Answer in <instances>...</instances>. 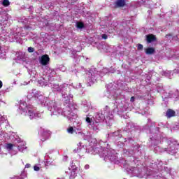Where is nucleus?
Listing matches in <instances>:
<instances>
[{"mask_svg": "<svg viewBox=\"0 0 179 179\" xmlns=\"http://www.w3.org/2000/svg\"><path fill=\"white\" fill-rule=\"evenodd\" d=\"M124 156H128L129 157H131L132 156V153L131 152L128 151V150H123Z\"/></svg>", "mask_w": 179, "mask_h": 179, "instance_id": "30", "label": "nucleus"}, {"mask_svg": "<svg viewBox=\"0 0 179 179\" xmlns=\"http://www.w3.org/2000/svg\"><path fill=\"white\" fill-rule=\"evenodd\" d=\"M178 128H179V125H178Z\"/></svg>", "mask_w": 179, "mask_h": 179, "instance_id": "56", "label": "nucleus"}, {"mask_svg": "<svg viewBox=\"0 0 179 179\" xmlns=\"http://www.w3.org/2000/svg\"><path fill=\"white\" fill-rule=\"evenodd\" d=\"M43 75L45 76V79L48 80V82H53L54 77L57 75V71L49 66H46Z\"/></svg>", "mask_w": 179, "mask_h": 179, "instance_id": "10", "label": "nucleus"}, {"mask_svg": "<svg viewBox=\"0 0 179 179\" xmlns=\"http://www.w3.org/2000/svg\"><path fill=\"white\" fill-rule=\"evenodd\" d=\"M71 72H74V73H76V72H78V71H76V70H71Z\"/></svg>", "mask_w": 179, "mask_h": 179, "instance_id": "48", "label": "nucleus"}, {"mask_svg": "<svg viewBox=\"0 0 179 179\" xmlns=\"http://www.w3.org/2000/svg\"><path fill=\"white\" fill-rule=\"evenodd\" d=\"M66 101L68 105L64 108H61L58 103L54 101H50L47 103V108L50 111L51 115H62L69 120V121H73L78 118V113H76V108L71 103Z\"/></svg>", "mask_w": 179, "mask_h": 179, "instance_id": "4", "label": "nucleus"}, {"mask_svg": "<svg viewBox=\"0 0 179 179\" xmlns=\"http://www.w3.org/2000/svg\"><path fill=\"white\" fill-rule=\"evenodd\" d=\"M148 124H150V120L148 119Z\"/></svg>", "mask_w": 179, "mask_h": 179, "instance_id": "50", "label": "nucleus"}, {"mask_svg": "<svg viewBox=\"0 0 179 179\" xmlns=\"http://www.w3.org/2000/svg\"><path fill=\"white\" fill-rule=\"evenodd\" d=\"M74 87V89H79L82 87V85L79 83L78 85H71L68 84H63L59 85L57 84L49 83V87H51L53 92H61L62 98L64 101L69 103L72 100L73 95L71 94V87Z\"/></svg>", "mask_w": 179, "mask_h": 179, "instance_id": "6", "label": "nucleus"}, {"mask_svg": "<svg viewBox=\"0 0 179 179\" xmlns=\"http://www.w3.org/2000/svg\"><path fill=\"white\" fill-rule=\"evenodd\" d=\"M109 72H110V70H108V69H107V68H104L102 70L103 73H108Z\"/></svg>", "mask_w": 179, "mask_h": 179, "instance_id": "35", "label": "nucleus"}, {"mask_svg": "<svg viewBox=\"0 0 179 179\" xmlns=\"http://www.w3.org/2000/svg\"><path fill=\"white\" fill-rule=\"evenodd\" d=\"M4 121H6V117L0 112V122H3Z\"/></svg>", "mask_w": 179, "mask_h": 179, "instance_id": "31", "label": "nucleus"}, {"mask_svg": "<svg viewBox=\"0 0 179 179\" xmlns=\"http://www.w3.org/2000/svg\"><path fill=\"white\" fill-rule=\"evenodd\" d=\"M1 99H0V104H1Z\"/></svg>", "mask_w": 179, "mask_h": 179, "instance_id": "54", "label": "nucleus"}, {"mask_svg": "<svg viewBox=\"0 0 179 179\" xmlns=\"http://www.w3.org/2000/svg\"><path fill=\"white\" fill-rule=\"evenodd\" d=\"M6 148L8 150H12V148H13V145L9 143L6 145Z\"/></svg>", "mask_w": 179, "mask_h": 179, "instance_id": "32", "label": "nucleus"}, {"mask_svg": "<svg viewBox=\"0 0 179 179\" xmlns=\"http://www.w3.org/2000/svg\"><path fill=\"white\" fill-rule=\"evenodd\" d=\"M9 179H20V178L19 176H13L11 178H10Z\"/></svg>", "mask_w": 179, "mask_h": 179, "instance_id": "40", "label": "nucleus"}, {"mask_svg": "<svg viewBox=\"0 0 179 179\" xmlns=\"http://www.w3.org/2000/svg\"><path fill=\"white\" fill-rule=\"evenodd\" d=\"M14 141L15 143H19V145H17V149L19 152H22L23 153L24 152H26L27 150L26 143L24 141H22V139H20V138H15Z\"/></svg>", "mask_w": 179, "mask_h": 179, "instance_id": "12", "label": "nucleus"}, {"mask_svg": "<svg viewBox=\"0 0 179 179\" xmlns=\"http://www.w3.org/2000/svg\"><path fill=\"white\" fill-rule=\"evenodd\" d=\"M63 160L64 162H66V160H68V156H64Z\"/></svg>", "mask_w": 179, "mask_h": 179, "instance_id": "43", "label": "nucleus"}, {"mask_svg": "<svg viewBox=\"0 0 179 179\" xmlns=\"http://www.w3.org/2000/svg\"><path fill=\"white\" fill-rule=\"evenodd\" d=\"M1 4L6 8L10 5V2L9 0H3Z\"/></svg>", "mask_w": 179, "mask_h": 179, "instance_id": "26", "label": "nucleus"}, {"mask_svg": "<svg viewBox=\"0 0 179 179\" xmlns=\"http://www.w3.org/2000/svg\"><path fill=\"white\" fill-rule=\"evenodd\" d=\"M130 101L131 103H134V101H135V96H131L130 99Z\"/></svg>", "mask_w": 179, "mask_h": 179, "instance_id": "38", "label": "nucleus"}, {"mask_svg": "<svg viewBox=\"0 0 179 179\" xmlns=\"http://www.w3.org/2000/svg\"><path fill=\"white\" fill-rule=\"evenodd\" d=\"M0 155H3V152H2V150L1 149V147H0Z\"/></svg>", "mask_w": 179, "mask_h": 179, "instance_id": "47", "label": "nucleus"}, {"mask_svg": "<svg viewBox=\"0 0 179 179\" xmlns=\"http://www.w3.org/2000/svg\"><path fill=\"white\" fill-rule=\"evenodd\" d=\"M31 166V165L30 164H27L25 165V169H30Z\"/></svg>", "mask_w": 179, "mask_h": 179, "instance_id": "39", "label": "nucleus"}, {"mask_svg": "<svg viewBox=\"0 0 179 179\" xmlns=\"http://www.w3.org/2000/svg\"><path fill=\"white\" fill-rule=\"evenodd\" d=\"M94 142H96V140H93Z\"/></svg>", "mask_w": 179, "mask_h": 179, "instance_id": "53", "label": "nucleus"}, {"mask_svg": "<svg viewBox=\"0 0 179 179\" xmlns=\"http://www.w3.org/2000/svg\"><path fill=\"white\" fill-rule=\"evenodd\" d=\"M51 82L48 81V78H45V75L43 74V76L41 78V79L38 80V85H40V86H50V83Z\"/></svg>", "mask_w": 179, "mask_h": 179, "instance_id": "18", "label": "nucleus"}, {"mask_svg": "<svg viewBox=\"0 0 179 179\" xmlns=\"http://www.w3.org/2000/svg\"><path fill=\"white\" fill-rule=\"evenodd\" d=\"M22 85H23L24 86H26V85H29V83H24Z\"/></svg>", "mask_w": 179, "mask_h": 179, "instance_id": "49", "label": "nucleus"}, {"mask_svg": "<svg viewBox=\"0 0 179 179\" xmlns=\"http://www.w3.org/2000/svg\"><path fill=\"white\" fill-rule=\"evenodd\" d=\"M134 128H135V126H134L132 122H130L127 124V128L122 131L121 134H120V131H117L113 133H110L109 136H113L115 139H118L119 138H122V136H124V138L121 139V141H118L117 143V148L119 149H122V148H124V142H127V141L131 142V138H128V136L131 135V131L134 130Z\"/></svg>", "mask_w": 179, "mask_h": 179, "instance_id": "8", "label": "nucleus"}, {"mask_svg": "<svg viewBox=\"0 0 179 179\" xmlns=\"http://www.w3.org/2000/svg\"><path fill=\"white\" fill-rule=\"evenodd\" d=\"M166 115L168 118H171V117H175L176 116V111L169 109L166 113Z\"/></svg>", "mask_w": 179, "mask_h": 179, "instance_id": "22", "label": "nucleus"}, {"mask_svg": "<svg viewBox=\"0 0 179 179\" xmlns=\"http://www.w3.org/2000/svg\"><path fill=\"white\" fill-rule=\"evenodd\" d=\"M38 134L40 135V140L41 142H45V141H47V139H50V136H51V133L50 131L44 129H41Z\"/></svg>", "mask_w": 179, "mask_h": 179, "instance_id": "11", "label": "nucleus"}, {"mask_svg": "<svg viewBox=\"0 0 179 179\" xmlns=\"http://www.w3.org/2000/svg\"><path fill=\"white\" fill-rule=\"evenodd\" d=\"M138 50H143V45L142 44H138L137 46Z\"/></svg>", "mask_w": 179, "mask_h": 179, "instance_id": "37", "label": "nucleus"}, {"mask_svg": "<svg viewBox=\"0 0 179 179\" xmlns=\"http://www.w3.org/2000/svg\"><path fill=\"white\" fill-rule=\"evenodd\" d=\"M31 97H35L36 101L38 104H40L42 107H47V103H48V98L44 96V93L40 91H36L35 89L29 91L27 95V99H31Z\"/></svg>", "mask_w": 179, "mask_h": 179, "instance_id": "9", "label": "nucleus"}, {"mask_svg": "<svg viewBox=\"0 0 179 179\" xmlns=\"http://www.w3.org/2000/svg\"><path fill=\"white\" fill-rule=\"evenodd\" d=\"M138 152H139V148H138Z\"/></svg>", "mask_w": 179, "mask_h": 179, "instance_id": "55", "label": "nucleus"}, {"mask_svg": "<svg viewBox=\"0 0 179 179\" xmlns=\"http://www.w3.org/2000/svg\"><path fill=\"white\" fill-rule=\"evenodd\" d=\"M170 73H171V72L169 71H165L164 73V76H166V78H170Z\"/></svg>", "mask_w": 179, "mask_h": 179, "instance_id": "34", "label": "nucleus"}, {"mask_svg": "<svg viewBox=\"0 0 179 179\" xmlns=\"http://www.w3.org/2000/svg\"><path fill=\"white\" fill-rule=\"evenodd\" d=\"M0 50H1V46H0Z\"/></svg>", "mask_w": 179, "mask_h": 179, "instance_id": "57", "label": "nucleus"}, {"mask_svg": "<svg viewBox=\"0 0 179 179\" xmlns=\"http://www.w3.org/2000/svg\"><path fill=\"white\" fill-rule=\"evenodd\" d=\"M3 85V84L2 83V81L0 80V89L2 88Z\"/></svg>", "mask_w": 179, "mask_h": 179, "instance_id": "45", "label": "nucleus"}, {"mask_svg": "<svg viewBox=\"0 0 179 179\" xmlns=\"http://www.w3.org/2000/svg\"><path fill=\"white\" fill-rule=\"evenodd\" d=\"M103 121H105L108 127H111L114 122V115L107 106L101 112L96 113L94 117L87 116L85 118L88 128L92 129L94 132L100 131V122H103Z\"/></svg>", "mask_w": 179, "mask_h": 179, "instance_id": "3", "label": "nucleus"}, {"mask_svg": "<svg viewBox=\"0 0 179 179\" xmlns=\"http://www.w3.org/2000/svg\"><path fill=\"white\" fill-rule=\"evenodd\" d=\"M90 167V166L89 165H87V164L85 166V170H89Z\"/></svg>", "mask_w": 179, "mask_h": 179, "instance_id": "44", "label": "nucleus"}, {"mask_svg": "<svg viewBox=\"0 0 179 179\" xmlns=\"http://www.w3.org/2000/svg\"><path fill=\"white\" fill-rule=\"evenodd\" d=\"M108 92L109 93L108 98L115 100L117 105V111H131L132 107H130V104L127 102L125 96L121 94V88L115 89V85L113 86L112 84L107 85Z\"/></svg>", "mask_w": 179, "mask_h": 179, "instance_id": "5", "label": "nucleus"}, {"mask_svg": "<svg viewBox=\"0 0 179 179\" xmlns=\"http://www.w3.org/2000/svg\"><path fill=\"white\" fill-rule=\"evenodd\" d=\"M44 164L45 167H48V166H54V160L50 158L48 155H45V159H44Z\"/></svg>", "mask_w": 179, "mask_h": 179, "instance_id": "19", "label": "nucleus"}, {"mask_svg": "<svg viewBox=\"0 0 179 179\" xmlns=\"http://www.w3.org/2000/svg\"><path fill=\"white\" fill-rule=\"evenodd\" d=\"M94 150L96 153L99 154L100 157H102L105 162H111L115 163V164H120L121 163L130 177H138V178L177 179L176 176H174V169L170 166H166L167 162L164 163L158 160L156 163L147 162L143 165L140 164L139 161H137L136 164V161L134 157L125 161H119L118 153L115 152V150L110 148V147L106 148H103V147L101 148H95Z\"/></svg>", "mask_w": 179, "mask_h": 179, "instance_id": "1", "label": "nucleus"}, {"mask_svg": "<svg viewBox=\"0 0 179 179\" xmlns=\"http://www.w3.org/2000/svg\"><path fill=\"white\" fill-rule=\"evenodd\" d=\"M155 41H156V36H154L152 34L147 36V42L148 43H152V42Z\"/></svg>", "mask_w": 179, "mask_h": 179, "instance_id": "24", "label": "nucleus"}, {"mask_svg": "<svg viewBox=\"0 0 179 179\" xmlns=\"http://www.w3.org/2000/svg\"><path fill=\"white\" fill-rule=\"evenodd\" d=\"M76 27L77 29H83V27H85V25L83 22H76Z\"/></svg>", "mask_w": 179, "mask_h": 179, "instance_id": "29", "label": "nucleus"}, {"mask_svg": "<svg viewBox=\"0 0 179 179\" xmlns=\"http://www.w3.org/2000/svg\"><path fill=\"white\" fill-rule=\"evenodd\" d=\"M144 129H150V143L155 153L166 152L169 155L179 153V143L174 138L168 140L159 135L158 127H149V124L144 127Z\"/></svg>", "mask_w": 179, "mask_h": 179, "instance_id": "2", "label": "nucleus"}, {"mask_svg": "<svg viewBox=\"0 0 179 179\" xmlns=\"http://www.w3.org/2000/svg\"><path fill=\"white\" fill-rule=\"evenodd\" d=\"M39 63L42 66H47L50 64V57L48 55H43L39 58Z\"/></svg>", "mask_w": 179, "mask_h": 179, "instance_id": "14", "label": "nucleus"}, {"mask_svg": "<svg viewBox=\"0 0 179 179\" xmlns=\"http://www.w3.org/2000/svg\"><path fill=\"white\" fill-rule=\"evenodd\" d=\"M28 52H34V48L31 47L28 48Z\"/></svg>", "mask_w": 179, "mask_h": 179, "instance_id": "36", "label": "nucleus"}, {"mask_svg": "<svg viewBox=\"0 0 179 179\" xmlns=\"http://www.w3.org/2000/svg\"><path fill=\"white\" fill-rule=\"evenodd\" d=\"M75 124H77L76 126L74 127L75 134L78 135H81L83 136V130L82 129V122H75Z\"/></svg>", "mask_w": 179, "mask_h": 179, "instance_id": "17", "label": "nucleus"}, {"mask_svg": "<svg viewBox=\"0 0 179 179\" xmlns=\"http://www.w3.org/2000/svg\"><path fill=\"white\" fill-rule=\"evenodd\" d=\"M75 177H76V171H75V169H73L71 172L70 178L75 179Z\"/></svg>", "mask_w": 179, "mask_h": 179, "instance_id": "27", "label": "nucleus"}, {"mask_svg": "<svg viewBox=\"0 0 179 179\" xmlns=\"http://www.w3.org/2000/svg\"><path fill=\"white\" fill-rule=\"evenodd\" d=\"M81 105L83 107V110L85 113H87L89 110H92L93 108V106H92V103L90 101H87V100L82 101Z\"/></svg>", "mask_w": 179, "mask_h": 179, "instance_id": "16", "label": "nucleus"}, {"mask_svg": "<svg viewBox=\"0 0 179 179\" xmlns=\"http://www.w3.org/2000/svg\"><path fill=\"white\" fill-rule=\"evenodd\" d=\"M71 55V57L74 58V62H76V64H78V62L80 61V56H78V55H76V51L75 50L72 51Z\"/></svg>", "mask_w": 179, "mask_h": 179, "instance_id": "21", "label": "nucleus"}, {"mask_svg": "<svg viewBox=\"0 0 179 179\" xmlns=\"http://www.w3.org/2000/svg\"><path fill=\"white\" fill-rule=\"evenodd\" d=\"M125 6V0H117L115 2V8H124Z\"/></svg>", "mask_w": 179, "mask_h": 179, "instance_id": "20", "label": "nucleus"}, {"mask_svg": "<svg viewBox=\"0 0 179 179\" xmlns=\"http://www.w3.org/2000/svg\"><path fill=\"white\" fill-rule=\"evenodd\" d=\"M57 179H65V178H57Z\"/></svg>", "mask_w": 179, "mask_h": 179, "instance_id": "51", "label": "nucleus"}, {"mask_svg": "<svg viewBox=\"0 0 179 179\" xmlns=\"http://www.w3.org/2000/svg\"><path fill=\"white\" fill-rule=\"evenodd\" d=\"M142 5H145L147 8L155 7L153 6V1L152 0H138L136 7L138 8V6H142Z\"/></svg>", "mask_w": 179, "mask_h": 179, "instance_id": "13", "label": "nucleus"}, {"mask_svg": "<svg viewBox=\"0 0 179 179\" xmlns=\"http://www.w3.org/2000/svg\"><path fill=\"white\" fill-rule=\"evenodd\" d=\"M107 38H108L107 35L106 34L102 35V38H103V40H107Z\"/></svg>", "mask_w": 179, "mask_h": 179, "instance_id": "41", "label": "nucleus"}, {"mask_svg": "<svg viewBox=\"0 0 179 179\" xmlns=\"http://www.w3.org/2000/svg\"><path fill=\"white\" fill-rule=\"evenodd\" d=\"M77 146V149H75L73 150L74 153H80V155H83L84 153H86V152H87V150H86V146L82 145L81 142L78 143Z\"/></svg>", "mask_w": 179, "mask_h": 179, "instance_id": "15", "label": "nucleus"}, {"mask_svg": "<svg viewBox=\"0 0 179 179\" xmlns=\"http://www.w3.org/2000/svg\"><path fill=\"white\" fill-rule=\"evenodd\" d=\"M71 167L73 170H75V169H76V166H75V164H73V162L71 163Z\"/></svg>", "mask_w": 179, "mask_h": 179, "instance_id": "42", "label": "nucleus"}, {"mask_svg": "<svg viewBox=\"0 0 179 179\" xmlns=\"http://www.w3.org/2000/svg\"><path fill=\"white\" fill-rule=\"evenodd\" d=\"M67 132L68 134H75V128L72 127H69L67 128Z\"/></svg>", "mask_w": 179, "mask_h": 179, "instance_id": "28", "label": "nucleus"}, {"mask_svg": "<svg viewBox=\"0 0 179 179\" xmlns=\"http://www.w3.org/2000/svg\"><path fill=\"white\" fill-rule=\"evenodd\" d=\"M89 76V82L90 83H94L95 80H96V75H93V73H92V71H90L88 74Z\"/></svg>", "mask_w": 179, "mask_h": 179, "instance_id": "23", "label": "nucleus"}, {"mask_svg": "<svg viewBox=\"0 0 179 179\" xmlns=\"http://www.w3.org/2000/svg\"><path fill=\"white\" fill-rule=\"evenodd\" d=\"M11 153H13V155H16V152H14V153H13V152H11Z\"/></svg>", "mask_w": 179, "mask_h": 179, "instance_id": "52", "label": "nucleus"}, {"mask_svg": "<svg viewBox=\"0 0 179 179\" xmlns=\"http://www.w3.org/2000/svg\"><path fill=\"white\" fill-rule=\"evenodd\" d=\"M153 52H155V49L153 48H148L145 50V54H147L148 55H150L153 54Z\"/></svg>", "mask_w": 179, "mask_h": 179, "instance_id": "25", "label": "nucleus"}, {"mask_svg": "<svg viewBox=\"0 0 179 179\" xmlns=\"http://www.w3.org/2000/svg\"><path fill=\"white\" fill-rule=\"evenodd\" d=\"M8 139H11L12 141H13V136H9Z\"/></svg>", "mask_w": 179, "mask_h": 179, "instance_id": "46", "label": "nucleus"}, {"mask_svg": "<svg viewBox=\"0 0 179 179\" xmlns=\"http://www.w3.org/2000/svg\"><path fill=\"white\" fill-rule=\"evenodd\" d=\"M34 171H40V165L36 164L34 166Z\"/></svg>", "mask_w": 179, "mask_h": 179, "instance_id": "33", "label": "nucleus"}, {"mask_svg": "<svg viewBox=\"0 0 179 179\" xmlns=\"http://www.w3.org/2000/svg\"><path fill=\"white\" fill-rule=\"evenodd\" d=\"M18 111L22 115L29 117V120H36V118H41L42 113L37 111L30 103H26L24 101L19 102Z\"/></svg>", "mask_w": 179, "mask_h": 179, "instance_id": "7", "label": "nucleus"}]
</instances>
